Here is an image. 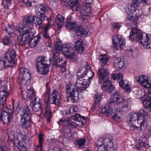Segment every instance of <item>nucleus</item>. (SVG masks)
I'll use <instances>...</instances> for the list:
<instances>
[{
  "label": "nucleus",
  "instance_id": "5fc2aeb1",
  "mask_svg": "<svg viewBox=\"0 0 151 151\" xmlns=\"http://www.w3.org/2000/svg\"><path fill=\"white\" fill-rule=\"evenodd\" d=\"M12 0H3L2 2V4H3L4 6H5V9L8 8V6L10 5L11 2Z\"/></svg>",
  "mask_w": 151,
  "mask_h": 151
},
{
  "label": "nucleus",
  "instance_id": "20e7f679",
  "mask_svg": "<svg viewBox=\"0 0 151 151\" xmlns=\"http://www.w3.org/2000/svg\"><path fill=\"white\" fill-rule=\"evenodd\" d=\"M133 24V28L131 31L129 36L130 40L133 41L135 40L136 41L140 43L141 46L144 48L147 49H150L151 45L148 42L149 38L148 35L145 33V38L144 39L142 37L143 34L141 31L135 28L136 27V23L134 24Z\"/></svg>",
  "mask_w": 151,
  "mask_h": 151
},
{
  "label": "nucleus",
  "instance_id": "864d4df0",
  "mask_svg": "<svg viewBox=\"0 0 151 151\" xmlns=\"http://www.w3.org/2000/svg\"><path fill=\"white\" fill-rule=\"evenodd\" d=\"M53 21L52 19H50L47 21V24L46 26H45L43 29L45 30H47L50 28V26L53 24V23L52 22H53Z\"/></svg>",
  "mask_w": 151,
  "mask_h": 151
},
{
  "label": "nucleus",
  "instance_id": "79ce46f5",
  "mask_svg": "<svg viewBox=\"0 0 151 151\" xmlns=\"http://www.w3.org/2000/svg\"><path fill=\"white\" fill-rule=\"evenodd\" d=\"M149 145L147 143H145L144 142H141L136 145V147L139 150H144L145 148L149 147Z\"/></svg>",
  "mask_w": 151,
  "mask_h": 151
},
{
  "label": "nucleus",
  "instance_id": "774afa93",
  "mask_svg": "<svg viewBox=\"0 0 151 151\" xmlns=\"http://www.w3.org/2000/svg\"><path fill=\"white\" fill-rule=\"evenodd\" d=\"M48 151H60V149L57 147H54L53 150H50Z\"/></svg>",
  "mask_w": 151,
  "mask_h": 151
},
{
  "label": "nucleus",
  "instance_id": "393cba45",
  "mask_svg": "<svg viewBox=\"0 0 151 151\" xmlns=\"http://www.w3.org/2000/svg\"><path fill=\"white\" fill-rule=\"evenodd\" d=\"M58 92L55 90H54L52 93L50 103L55 104L56 105H59L60 104V100L58 99Z\"/></svg>",
  "mask_w": 151,
  "mask_h": 151
},
{
  "label": "nucleus",
  "instance_id": "13d9d810",
  "mask_svg": "<svg viewBox=\"0 0 151 151\" xmlns=\"http://www.w3.org/2000/svg\"><path fill=\"white\" fill-rule=\"evenodd\" d=\"M17 147L20 150H22L23 149H25L26 148V147L24 145L22 142V141L18 142L17 144Z\"/></svg>",
  "mask_w": 151,
  "mask_h": 151
},
{
  "label": "nucleus",
  "instance_id": "f8f14e48",
  "mask_svg": "<svg viewBox=\"0 0 151 151\" xmlns=\"http://www.w3.org/2000/svg\"><path fill=\"white\" fill-rule=\"evenodd\" d=\"M17 29L19 32H21V34L17 36L18 42L20 45H24L27 42L29 41V39L33 34L29 32L27 29L24 28V26L22 28L19 27Z\"/></svg>",
  "mask_w": 151,
  "mask_h": 151
},
{
  "label": "nucleus",
  "instance_id": "cd10ccee",
  "mask_svg": "<svg viewBox=\"0 0 151 151\" xmlns=\"http://www.w3.org/2000/svg\"><path fill=\"white\" fill-rule=\"evenodd\" d=\"M45 116L47 119V120L49 122L50 121V119L51 118L52 112L51 111V107L48 103H47L45 106Z\"/></svg>",
  "mask_w": 151,
  "mask_h": 151
},
{
  "label": "nucleus",
  "instance_id": "37998d69",
  "mask_svg": "<svg viewBox=\"0 0 151 151\" xmlns=\"http://www.w3.org/2000/svg\"><path fill=\"white\" fill-rule=\"evenodd\" d=\"M86 140L84 138H81L76 141L77 146L79 148L85 145Z\"/></svg>",
  "mask_w": 151,
  "mask_h": 151
},
{
  "label": "nucleus",
  "instance_id": "a18cd8bd",
  "mask_svg": "<svg viewBox=\"0 0 151 151\" xmlns=\"http://www.w3.org/2000/svg\"><path fill=\"white\" fill-rule=\"evenodd\" d=\"M7 64L6 60H5L4 59H2L0 57V69H2L4 67H10L7 65Z\"/></svg>",
  "mask_w": 151,
  "mask_h": 151
},
{
  "label": "nucleus",
  "instance_id": "f257e3e1",
  "mask_svg": "<svg viewBox=\"0 0 151 151\" xmlns=\"http://www.w3.org/2000/svg\"><path fill=\"white\" fill-rule=\"evenodd\" d=\"M76 86L69 83L67 86V92L69 98L75 103L79 99L78 92H82L89 86L94 73L88 65L81 67L77 72Z\"/></svg>",
  "mask_w": 151,
  "mask_h": 151
},
{
  "label": "nucleus",
  "instance_id": "7ed1b4c3",
  "mask_svg": "<svg viewBox=\"0 0 151 151\" xmlns=\"http://www.w3.org/2000/svg\"><path fill=\"white\" fill-rule=\"evenodd\" d=\"M136 81L139 82L144 87L146 88L148 91L145 94V98L142 101V104L145 108L147 111H150L149 110L151 108V91H150L151 84L149 82L147 77L143 75L136 77Z\"/></svg>",
  "mask_w": 151,
  "mask_h": 151
},
{
  "label": "nucleus",
  "instance_id": "0eeeda50",
  "mask_svg": "<svg viewBox=\"0 0 151 151\" xmlns=\"http://www.w3.org/2000/svg\"><path fill=\"white\" fill-rule=\"evenodd\" d=\"M55 50H53L52 51H55V54L57 53L58 54L61 52L68 58L71 59L73 61L76 60L74 50L73 47L67 45H64L62 46L61 42L59 41L55 43Z\"/></svg>",
  "mask_w": 151,
  "mask_h": 151
},
{
  "label": "nucleus",
  "instance_id": "423d86ee",
  "mask_svg": "<svg viewBox=\"0 0 151 151\" xmlns=\"http://www.w3.org/2000/svg\"><path fill=\"white\" fill-rule=\"evenodd\" d=\"M109 102L111 106L116 105L117 109L122 111H126L128 110L129 101L127 99H122L117 92L114 93L113 98L109 99Z\"/></svg>",
  "mask_w": 151,
  "mask_h": 151
},
{
  "label": "nucleus",
  "instance_id": "7c9ffc66",
  "mask_svg": "<svg viewBox=\"0 0 151 151\" xmlns=\"http://www.w3.org/2000/svg\"><path fill=\"white\" fill-rule=\"evenodd\" d=\"M78 25V24H76V22H73L70 19L67 20L66 26L68 29H75L76 30V27H77Z\"/></svg>",
  "mask_w": 151,
  "mask_h": 151
},
{
  "label": "nucleus",
  "instance_id": "6e6552de",
  "mask_svg": "<svg viewBox=\"0 0 151 151\" xmlns=\"http://www.w3.org/2000/svg\"><path fill=\"white\" fill-rule=\"evenodd\" d=\"M107 73L106 70L104 68H101L99 70V82L101 84L104 82L103 85L101 86L103 90L111 93L115 91V88L108 80L105 79Z\"/></svg>",
  "mask_w": 151,
  "mask_h": 151
},
{
  "label": "nucleus",
  "instance_id": "ea45409f",
  "mask_svg": "<svg viewBox=\"0 0 151 151\" xmlns=\"http://www.w3.org/2000/svg\"><path fill=\"white\" fill-rule=\"evenodd\" d=\"M55 21L57 23L58 27L61 28L64 24V18L60 14L57 15Z\"/></svg>",
  "mask_w": 151,
  "mask_h": 151
},
{
  "label": "nucleus",
  "instance_id": "09e8293b",
  "mask_svg": "<svg viewBox=\"0 0 151 151\" xmlns=\"http://www.w3.org/2000/svg\"><path fill=\"white\" fill-rule=\"evenodd\" d=\"M94 97L95 98V99L94 100L95 105L93 104V107H96V105L98 104L100 102L101 97L100 95H99L97 93H96L94 96Z\"/></svg>",
  "mask_w": 151,
  "mask_h": 151
},
{
  "label": "nucleus",
  "instance_id": "e2e57ef3",
  "mask_svg": "<svg viewBox=\"0 0 151 151\" xmlns=\"http://www.w3.org/2000/svg\"><path fill=\"white\" fill-rule=\"evenodd\" d=\"M7 87L6 86H2L0 88V92H8L7 90Z\"/></svg>",
  "mask_w": 151,
  "mask_h": 151
},
{
  "label": "nucleus",
  "instance_id": "aec40b11",
  "mask_svg": "<svg viewBox=\"0 0 151 151\" xmlns=\"http://www.w3.org/2000/svg\"><path fill=\"white\" fill-rule=\"evenodd\" d=\"M113 43L117 49H123L125 47V41L121 36L117 35H114L112 37Z\"/></svg>",
  "mask_w": 151,
  "mask_h": 151
},
{
  "label": "nucleus",
  "instance_id": "412c9836",
  "mask_svg": "<svg viewBox=\"0 0 151 151\" xmlns=\"http://www.w3.org/2000/svg\"><path fill=\"white\" fill-rule=\"evenodd\" d=\"M76 32L82 35L86 36L89 32L88 28L86 26L79 24L76 27Z\"/></svg>",
  "mask_w": 151,
  "mask_h": 151
},
{
  "label": "nucleus",
  "instance_id": "58836bf2",
  "mask_svg": "<svg viewBox=\"0 0 151 151\" xmlns=\"http://www.w3.org/2000/svg\"><path fill=\"white\" fill-rule=\"evenodd\" d=\"M122 116V111L117 109L115 112L114 114L112 117L114 120L118 122L120 121V119Z\"/></svg>",
  "mask_w": 151,
  "mask_h": 151
},
{
  "label": "nucleus",
  "instance_id": "4d7b16f0",
  "mask_svg": "<svg viewBox=\"0 0 151 151\" xmlns=\"http://www.w3.org/2000/svg\"><path fill=\"white\" fill-rule=\"evenodd\" d=\"M43 36L46 39L50 40V36L48 30L43 29Z\"/></svg>",
  "mask_w": 151,
  "mask_h": 151
},
{
  "label": "nucleus",
  "instance_id": "4be33fe9",
  "mask_svg": "<svg viewBox=\"0 0 151 151\" xmlns=\"http://www.w3.org/2000/svg\"><path fill=\"white\" fill-rule=\"evenodd\" d=\"M27 89L28 91L27 93L26 96L31 100H35V93L31 84H29L27 86Z\"/></svg>",
  "mask_w": 151,
  "mask_h": 151
},
{
  "label": "nucleus",
  "instance_id": "ddd939ff",
  "mask_svg": "<svg viewBox=\"0 0 151 151\" xmlns=\"http://www.w3.org/2000/svg\"><path fill=\"white\" fill-rule=\"evenodd\" d=\"M50 55L52 58H50L49 60L51 63L53 65H55L58 68H60L61 71L63 72L66 70V64L67 62L66 61H63V59L61 58H59L56 61L55 59L58 56L55 54V51H51L50 52Z\"/></svg>",
  "mask_w": 151,
  "mask_h": 151
},
{
  "label": "nucleus",
  "instance_id": "4468645a",
  "mask_svg": "<svg viewBox=\"0 0 151 151\" xmlns=\"http://www.w3.org/2000/svg\"><path fill=\"white\" fill-rule=\"evenodd\" d=\"M132 2L131 5L128 6L126 8V12L128 15L126 19L127 20L131 21L133 18L135 17L136 18H138L140 16L141 12L139 9L137 8L138 6L132 5Z\"/></svg>",
  "mask_w": 151,
  "mask_h": 151
},
{
  "label": "nucleus",
  "instance_id": "e433bc0d",
  "mask_svg": "<svg viewBox=\"0 0 151 151\" xmlns=\"http://www.w3.org/2000/svg\"><path fill=\"white\" fill-rule=\"evenodd\" d=\"M91 7L89 6H83L81 10V14L83 16H88L91 13Z\"/></svg>",
  "mask_w": 151,
  "mask_h": 151
},
{
  "label": "nucleus",
  "instance_id": "3c124183",
  "mask_svg": "<svg viewBox=\"0 0 151 151\" xmlns=\"http://www.w3.org/2000/svg\"><path fill=\"white\" fill-rule=\"evenodd\" d=\"M78 110V109L77 107L76 106H72L70 108L69 110L67 112L68 114H72L74 112L77 111Z\"/></svg>",
  "mask_w": 151,
  "mask_h": 151
},
{
  "label": "nucleus",
  "instance_id": "a878e982",
  "mask_svg": "<svg viewBox=\"0 0 151 151\" xmlns=\"http://www.w3.org/2000/svg\"><path fill=\"white\" fill-rule=\"evenodd\" d=\"M120 86L126 90L127 93H129L131 91V88L128 81L127 80H123L120 81L119 83Z\"/></svg>",
  "mask_w": 151,
  "mask_h": 151
},
{
  "label": "nucleus",
  "instance_id": "0e129e2a",
  "mask_svg": "<svg viewBox=\"0 0 151 151\" xmlns=\"http://www.w3.org/2000/svg\"><path fill=\"white\" fill-rule=\"evenodd\" d=\"M8 139L9 140H10L13 143L14 141L15 137L14 134H10L8 136Z\"/></svg>",
  "mask_w": 151,
  "mask_h": 151
},
{
  "label": "nucleus",
  "instance_id": "69168bd1",
  "mask_svg": "<svg viewBox=\"0 0 151 151\" xmlns=\"http://www.w3.org/2000/svg\"><path fill=\"white\" fill-rule=\"evenodd\" d=\"M81 20H82L84 23H86L87 22V19L86 17L87 16H83L82 14H81Z\"/></svg>",
  "mask_w": 151,
  "mask_h": 151
},
{
  "label": "nucleus",
  "instance_id": "473e14b6",
  "mask_svg": "<svg viewBox=\"0 0 151 151\" xmlns=\"http://www.w3.org/2000/svg\"><path fill=\"white\" fill-rule=\"evenodd\" d=\"M99 59L100 63L102 66L106 65L109 60L108 57L105 54L100 55L99 56Z\"/></svg>",
  "mask_w": 151,
  "mask_h": 151
},
{
  "label": "nucleus",
  "instance_id": "a211bd4d",
  "mask_svg": "<svg viewBox=\"0 0 151 151\" xmlns=\"http://www.w3.org/2000/svg\"><path fill=\"white\" fill-rule=\"evenodd\" d=\"M13 111L8 108H4L1 111L0 118L4 124H9L13 119Z\"/></svg>",
  "mask_w": 151,
  "mask_h": 151
},
{
  "label": "nucleus",
  "instance_id": "9d476101",
  "mask_svg": "<svg viewBox=\"0 0 151 151\" xmlns=\"http://www.w3.org/2000/svg\"><path fill=\"white\" fill-rule=\"evenodd\" d=\"M112 140L108 137L99 139L96 143L97 148L96 151H115Z\"/></svg>",
  "mask_w": 151,
  "mask_h": 151
},
{
  "label": "nucleus",
  "instance_id": "5701e85b",
  "mask_svg": "<svg viewBox=\"0 0 151 151\" xmlns=\"http://www.w3.org/2000/svg\"><path fill=\"white\" fill-rule=\"evenodd\" d=\"M37 99L35 100H32L33 102L30 103V106H31L32 110L35 112L38 111L40 110L41 109V101L40 99H38V101H36L37 100Z\"/></svg>",
  "mask_w": 151,
  "mask_h": 151
},
{
  "label": "nucleus",
  "instance_id": "1a4fd4ad",
  "mask_svg": "<svg viewBox=\"0 0 151 151\" xmlns=\"http://www.w3.org/2000/svg\"><path fill=\"white\" fill-rule=\"evenodd\" d=\"M24 28L27 29L33 34L34 31L33 24L39 25V28L43 27L42 21L40 18L35 16L30 15L25 17L23 20Z\"/></svg>",
  "mask_w": 151,
  "mask_h": 151
},
{
  "label": "nucleus",
  "instance_id": "c756f323",
  "mask_svg": "<svg viewBox=\"0 0 151 151\" xmlns=\"http://www.w3.org/2000/svg\"><path fill=\"white\" fill-rule=\"evenodd\" d=\"M127 52L129 57H135L137 55L138 50L135 47L132 46L130 47L129 49H128L127 50Z\"/></svg>",
  "mask_w": 151,
  "mask_h": 151
},
{
  "label": "nucleus",
  "instance_id": "f3484780",
  "mask_svg": "<svg viewBox=\"0 0 151 151\" xmlns=\"http://www.w3.org/2000/svg\"><path fill=\"white\" fill-rule=\"evenodd\" d=\"M2 28L4 30L6 35V37L2 40V43L4 45H9L12 43L10 39L12 36L11 34L14 33L15 29L13 27L9 24L6 26L2 25Z\"/></svg>",
  "mask_w": 151,
  "mask_h": 151
},
{
  "label": "nucleus",
  "instance_id": "c03bdc74",
  "mask_svg": "<svg viewBox=\"0 0 151 151\" xmlns=\"http://www.w3.org/2000/svg\"><path fill=\"white\" fill-rule=\"evenodd\" d=\"M112 78L114 80H117L119 83V81L120 80H123V76L122 74H114L113 75H112Z\"/></svg>",
  "mask_w": 151,
  "mask_h": 151
},
{
  "label": "nucleus",
  "instance_id": "603ef678",
  "mask_svg": "<svg viewBox=\"0 0 151 151\" xmlns=\"http://www.w3.org/2000/svg\"><path fill=\"white\" fill-rule=\"evenodd\" d=\"M38 0H23V2L26 5L29 6H31L32 3H35Z\"/></svg>",
  "mask_w": 151,
  "mask_h": 151
},
{
  "label": "nucleus",
  "instance_id": "39448f33",
  "mask_svg": "<svg viewBox=\"0 0 151 151\" xmlns=\"http://www.w3.org/2000/svg\"><path fill=\"white\" fill-rule=\"evenodd\" d=\"M71 122H73L72 120L67 118H63L58 122L59 124L66 126L63 129L62 132L65 137L69 140H73L76 137L73 132V129L76 128V126Z\"/></svg>",
  "mask_w": 151,
  "mask_h": 151
},
{
  "label": "nucleus",
  "instance_id": "dca6fc26",
  "mask_svg": "<svg viewBox=\"0 0 151 151\" xmlns=\"http://www.w3.org/2000/svg\"><path fill=\"white\" fill-rule=\"evenodd\" d=\"M7 65L10 67H14L17 62L18 56L16 55L14 50L9 49L5 54Z\"/></svg>",
  "mask_w": 151,
  "mask_h": 151
},
{
  "label": "nucleus",
  "instance_id": "9b49d317",
  "mask_svg": "<svg viewBox=\"0 0 151 151\" xmlns=\"http://www.w3.org/2000/svg\"><path fill=\"white\" fill-rule=\"evenodd\" d=\"M48 60L44 56H39L36 59V66L38 73L43 74H47L49 71Z\"/></svg>",
  "mask_w": 151,
  "mask_h": 151
},
{
  "label": "nucleus",
  "instance_id": "c85d7f7f",
  "mask_svg": "<svg viewBox=\"0 0 151 151\" xmlns=\"http://www.w3.org/2000/svg\"><path fill=\"white\" fill-rule=\"evenodd\" d=\"M41 39V37L39 35H38L34 38V40L32 42L31 40H33V39L31 37L29 38L30 40L27 42V44L30 47H34L38 43Z\"/></svg>",
  "mask_w": 151,
  "mask_h": 151
},
{
  "label": "nucleus",
  "instance_id": "de8ad7c7",
  "mask_svg": "<svg viewBox=\"0 0 151 151\" xmlns=\"http://www.w3.org/2000/svg\"><path fill=\"white\" fill-rule=\"evenodd\" d=\"M147 0H132V5L138 6L141 3H147Z\"/></svg>",
  "mask_w": 151,
  "mask_h": 151
},
{
  "label": "nucleus",
  "instance_id": "6e6d98bb",
  "mask_svg": "<svg viewBox=\"0 0 151 151\" xmlns=\"http://www.w3.org/2000/svg\"><path fill=\"white\" fill-rule=\"evenodd\" d=\"M17 132L18 133L19 137H20L22 141H24L26 139V136L25 134H23L19 130L17 131Z\"/></svg>",
  "mask_w": 151,
  "mask_h": 151
},
{
  "label": "nucleus",
  "instance_id": "4c0bfd02",
  "mask_svg": "<svg viewBox=\"0 0 151 151\" xmlns=\"http://www.w3.org/2000/svg\"><path fill=\"white\" fill-rule=\"evenodd\" d=\"M39 144L36 146V150L37 151H41L42 150V145L43 144L44 139L43 135L40 133L38 135Z\"/></svg>",
  "mask_w": 151,
  "mask_h": 151
},
{
  "label": "nucleus",
  "instance_id": "49530a36",
  "mask_svg": "<svg viewBox=\"0 0 151 151\" xmlns=\"http://www.w3.org/2000/svg\"><path fill=\"white\" fill-rule=\"evenodd\" d=\"M77 118V120L76 122V124L79 125H81L85 122V121L83 116L79 114V116Z\"/></svg>",
  "mask_w": 151,
  "mask_h": 151
},
{
  "label": "nucleus",
  "instance_id": "338daca9",
  "mask_svg": "<svg viewBox=\"0 0 151 151\" xmlns=\"http://www.w3.org/2000/svg\"><path fill=\"white\" fill-rule=\"evenodd\" d=\"M91 0H87L85 3V5L84 6H89L90 7L91 5L92 4V2L90 1Z\"/></svg>",
  "mask_w": 151,
  "mask_h": 151
},
{
  "label": "nucleus",
  "instance_id": "f704fd0d",
  "mask_svg": "<svg viewBox=\"0 0 151 151\" xmlns=\"http://www.w3.org/2000/svg\"><path fill=\"white\" fill-rule=\"evenodd\" d=\"M70 6L73 10L77 11L78 8L79 0H70Z\"/></svg>",
  "mask_w": 151,
  "mask_h": 151
},
{
  "label": "nucleus",
  "instance_id": "6ab92c4d",
  "mask_svg": "<svg viewBox=\"0 0 151 151\" xmlns=\"http://www.w3.org/2000/svg\"><path fill=\"white\" fill-rule=\"evenodd\" d=\"M19 73L21 78L20 83L22 85H25L31 79V73L27 68H21L19 70Z\"/></svg>",
  "mask_w": 151,
  "mask_h": 151
},
{
  "label": "nucleus",
  "instance_id": "2f4dec72",
  "mask_svg": "<svg viewBox=\"0 0 151 151\" xmlns=\"http://www.w3.org/2000/svg\"><path fill=\"white\" fill-rule=\"evenodd\" d=\"M82 40L80 39L77 40L75 42V48L78 52H81L83 51L82 46Z\"/></svg>",
  "mask_w": 151,
  "mask_h": 151
},
{
  "label": "nucleus",
  "instance_id": "72a5a7b5",
  "mask_svg": "<svg viewBox=\"0 0 151 151\" xmlns=\"http://www.w3.org/2000/svg\"><path fill=\"white\" fill-rule=\"evenodd\" d=\"M124 61L123 57H121L120 58H117L114 60V63L116 66H118L119 68L123 67L124 64Z\"/></svg>",
  "mask_w": 151,
  "mask_h": 151
},
{
  "label": "nucleus",
  "instance_id": "2eb2a0df",
  "mask_svg": "<svg viewBox=\"0 0 151 151\" xmlns=\"http://www.w3.org/2000/svg\"><path fill=\"white\" fill-rule=\"evenodd\" d=\"M19 113L21 116L20 122L23 127H27L30 125L31 116L29 110L27 107L21 109Z\"/></svg>",
  "mask_w": 151,
  "mask_h": 151
},
{
  "label": "nucleus",
  "instance_id": "c9c22d12",
  "mask_svg": "<svg viewBox=\"0 0 151 151\" xmlns=\"http://www.w3.org/2000/svg\"><path fill=\"white\" fill-rule=\"evenodd\" d=\"M50 90L49 88L47 87L46 90L43 95L45 103H50L51 98H50Z\"/></svg>",
  "mask_w": 151,
  "mask_h": 151
},
{
  "label": "nucleus",
  "instance_id": "bb28decb",
  "mask_svg": "<svg viewBox=\"0 0 151 151\" xmlns=\"http://www.w3.org/2000/svg\"><path fill=\"white\" fill-rule=\"evenodd\" d=\"M9 94V92H0V109L6 103L7 97Z\"/></svg>",
  "mask_w": 151,
  "mask_h": 151
},
{
  "label": "nucleus",
  "instance_id": "a19ab883",
  "mask_svg": "<svg viewBox=\"0 0 151 151\" xmlns=\"http://www.w3.org/2000/svg\"><path fill=\"white\" fill-rule=\"evenodd\" d=\"M37 9L42 12L45 13L48 10V7L45 4H42L38 5L37 6Z\"/></svg>",
  "mask_w": 151,
  "mask_h": 151
},
{
  "label": "nucleus",
  "instance_id": "8fccbe9b",
  "mask_svg": "<svg viewBox=\"0 0 151 151\" xmlns=\"http://www.w3.org/2000/svg\"><path fill=\"white\" fill-rule=\"evenodd\" d=\"M36 14L41 17V19H43V20H48V18L46 16L45 13H41L39 11L37 12V13H36Z\"/></svg>",
  "mask_w": 151,
  "mask_h": 151
},
{
  "label": "nucleus",
  "instance_id": "680f3d73",
  "mask_svg": "<svg viewBox=\"0 0 151 151\" xmlns=\"http://www.w3.org/2000/svg\"><path fill=\"white\" fill-rule=\"evenodd\" d=\"M112 27L114 30H116V31L119 30L120 27V26L119 24L117 23L114 24L112 25Z\"/></svg>",
  "mask_w": 151,
  "mask_h": 151
},
{
  "label": "nucleus",
  "instance_id": "052dcab7",
  "mask_svg": "<svg viewBox=\"0 0 151 151\" xmlns=\"http://www.w3.org/2000/svg\"><path fill=\"white\" fill-rule=\"evenodd\" d=\"M0 151H6V143L3 142L0 145Z\"/></svg>",
  "mask_w": 151,
  "mask_h": 151
},
{
  "label": "nucleus",
  "instance_id": "bf43d9fd",
  "mask_svg": "<svg viewBox=\"0 0 151 151\" xmlns=\"http://www.w3.org/2000/svg\"><path fill=\"white\" fill-rule=\"evenodd\" d=\"M79 116V114L78 113H76L75 115L74 116H72L71 117V119L73 120V122H71L72 123L74 122L76 123V122L77 120V118H78V117Z\"/></svg>",
  "mask_w": 151,
  "mask_h": 151
},
{
  "label": "nucleus",
  "instance_id": "f03ea898",
  "mask_svg": "<svg viewBox=\"0 0 151 151\" xmlns=\"http://www.w3.org/2000/svg\"><path fill=\"white\" fill-rule=\"evenodd\" d=\"M150 113L147 110L141 109L138 112L130 114L127 116V120L131 129L140 131L144 127L146 120L144 118L145 116H148Z\"/></svg>",
  "mask_w": 151,
  "mask_h": 151
},
{
  "label": "nucleus",
  "instance_id": "b1692460",
  "mask_svg": "<svg viewBox=\"0 0 151 151\" xmlns=\"http://www.w3.org/2000/svg\"><path fill=\"white\" fill-rule=\"evenodd\" d=\"M99 110L102 113H104L107 116H110L112 114L113 110L109 105H105L100 107Z\"/></svg>",
  "mask_w": 151,
  "mask_h": 151
}]
</instances>
